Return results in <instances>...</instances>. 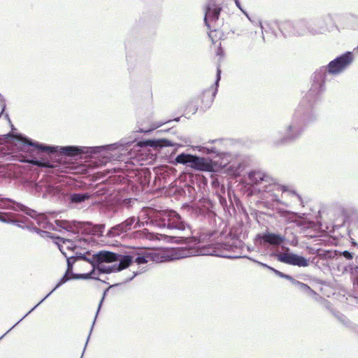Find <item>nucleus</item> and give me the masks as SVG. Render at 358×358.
<instances>
[{"label": "nucleus", "instance_id": "nucleus-9", "mask_svg": "<svg viewBox=\"0 0 358 358\" xmlns=\"http://www.w3.org/2000/svg\"><path fill=\"white\" fill-rule=\"evenodd\" d=\"M229 141L224 138L209 140L204 145L200 146L199 150L206 155L223 157L227 155V145Z\"/></svg>", "mask_w": 358, "mask_h": 358}, {"label": "nucleus", "instance_id": "nucleus-22", "mask_svg": "<svg viewBox=\"0 0 358 358\" xmlns=\"http://www.w3.org/2000/svg\"><path fill=\"white\" fill-rule=\"evenodd\" d=\"M89 193H73L69 196V201L72 203H81L90 198Z\"/></svg>", "mask_w": 358, "mask_h": 358}, {"label": "nucleus", "instance_id": "nucleus-20", "mask_svg": "<svg viewBox=\"0 0 358 358\" xmlns=\"http://www.w3.org/2000/svg\"><path fill=\"white\" fill-rule=\"evenodd\" d=\"M294 286L304 294H306L315 300L317 299V292L315 291H314L313 289H312L308 285L297 280V282H294Z\"/></svg>", "mask_w": 358, "mask_h": 358}, {"label": "nucleus", "instance_id": "nucleus-47", "mask_svg": "<svg viewBox=\"0 0 358 358\" xmlns=\"http://www.w3.org/2000/svg\"><path fill=\"white\" fill-rule=\"evenodd\" d=\"M174 121L178 122L179 121V118L177 117V118L174 119Z\"/></svg>", "mask_w": 358, "mask_h": 358}, {"label": "nucleus", "instance_id": "nucleus-19", "mask_svg": "<svg viewBox=\"0 0 358 358\" xmlns=\"http://www.w3.org/2000/svg\"><path fill=\"white\" fill-rule=\"evenodd\" d=\"M72 278V275L70 274L65 273L60 280L57 282L56 286L50 291L43 299H42L34 308H32L22 318H25L28 315H29L36 307H38L41 303H43L50 294L55 292L57 288L62 286L63 284L66 283L67 281L70 280Z\"/></svg>", "mask_w": 358, "mask_h": 358}, {"label": "nucleus", "instance_id": "nucleus-18", "mask_svg": "<svg viewBox=\"0 0 358 358\" xmlns=\"http://www.w3.org/2000/svg\"><path fill=\"white\" fill-rule=\"evenodd\" d=\"M145 145L154 148H162L166 147H172L174 143L166 138L148 139L143 142Z\"/></svg>", "mask_w": 358, "mask_h": 358}, {"label": "nucleus", "instance_id": "nucleus-46", "mask_svg": "<svg viewBox=\"0 0 358 358\" xmlns=\"http://www.w3.org/2000/svg\"><path fill=\"white\" fill-rule=\"evenodd\" d=\"M0 101H3V96H1V94H0Z\"/></svg>", "mask_w": 358, "mask_h": 358}, {"label": "nucleus", "instance_id": "nucleus-40", "mask_svg": "<svg viewBox=\"0 0 358 358\" xmlns=\"http://www.w3.org/2000/svg\"><path fill=\"white\" fill-rule=\"evenodd\" d=\"M24 229H27L31 231H34V229H38L37 227H34L33 224H26L24 227Z\"/></svg>", "mask_w": 358, "mask_h": 358}, {"label": "nucleus", "instance_id": "nucleus-41", "mask_svg": "<svg viewBox=\"0 0 358 358\" xmlns=\"http://www.w3.org/2000/svg\"><path fill=\"white\" fill-rule=\"evenodd\" d=\"M249 259L250 260H252L253 262H255V263H257V264L262 266V267H264V268H267V266H268V265H267L266 264H264V263H262V262H260L257 260H255V259H252V258L250 257H248Z\"/></svg>", "mask_w": 358, "mask_h": 358}, {"label": "nucleus", "instance_id": "nucleus-38", "mask_svg": "<svg viewBox=\"0 0 358 358\" xmlns=\"http://www.w3.org/2000/svg\"><path fill=\"white\" fill-rule=\"evenodd\" d=\"M283 278L289 280L292 283L293 285H294L295 282H297V280L294 279L292 275H289L288 274L285 273Z\"/></svg>", "mask_w": 358, "mask_h": 358}, {"label": "nucleus", "instance_id": "nucleus-10", "mask_svg": "<svg viewBox=\"0 0 358 358\" xmlns=\"http://www.w3.org/2000/svg\"><path fill=\"white\" fill-rule=\"evenodd\" d=\"M334 24V17L332 13L324 14L310 20V34H324L330 31L329 26Z\"/></svg>", "mask_w": 358, "mask_h": 358}, {"label": "nucleus", "instance_id": "nucleus-15", "mask_svg": "<svg viewBox=\"0 0 358 358\" xmlns=\"http://www.w3.org/2000/svg\"><path fill=\"white\" fill-rule=\"evenodd\" d=\"M220 2L221 0H210L207 4L204 22L208 27H210L209 21H216L219 18L220 11L222 10Z\"/></svg>", "mask_w": 358, "mask_h": 358}, {"label": "nucleus", "instance_id": "nucleus-11", "mask_svg": "<svg viewBox=\"0 0 358 358\" xmlns=\"http://www.w3.org/2000/svg\"><path fill=\"white\" fill-rule=\"evenodd\" d=\"M311 27L310 21L306 19H301L294 22H285L280 26V29L283 35L287 36L285 31L288 34L295 36H303L307 34H310V28Z\"/></svg>", "mask_w": 358, "mask_h": 358}, {"label": "nucleus", "instance_id": "nucleus-30", "mask_svg": "<svg viewBox=\"0 0 358 358\" xmlns=\"http://www.w3.org/2000/svg\"><path fill=\"white\" fill-rule=\"evenodd\" d=\"M28 221V218L24 217V216H22V219L20 220H17V219H15V218H13V220H11V222L10 224H14L17 227H18L19 228H22V229H24V227H25V223Z\"/></svg>", "mask_w": 358, "mask_h": 358}, {"label": "nucleus", "instance_id": "nucleus-1", "mask_svg": "<svg viewBox=\"0 0 358 358\" xmlns=\"http://www.w3.org/2000/svg\"><path fill=\"white\" fill-rule=\"evenodd\" d=\"M146 225L153 226L160 229H177L184 231L187 236L180 237L181 241H186L190 237L191 228L189 225L182 218L175 210L154 211L150 210L148 214ZM217 234L215 231H203L198 238L192 237L191 243L197 244L199 243H209L215 245V255L228 259H237L246 257L238 255L239 245L241 241L238 238H230L225 241H219L213 243L214 236ZM190 243V241H189Z\"/></svg>", "mask_w": 358, "mask_h": 358}, {"label": "nucleus", "instance_id": "nucleus-39", "mask_svg": "<svg viewBox=\"0 0 358 358\" xmlns=\"http://www.w3.org/2000/svg\"><path fill=\"white\" fill-rule=\"evenodd\" d=\"M138 273H140V272L138 271H133L132 273V275L131 276H130L129 278L125 279V280L124 281V282H129L131 281V280H133Z\"/></svg>", "mask_w": 358, "mask_h": 358}, {"label": "nucleus", "instance_id": "nucleus-16", "mask_svg": "<svg viewBox=\"0 0 358 358\" xmlns=\"http://www.w3.org/2000/svg\"><path fill=\"white\" fill-rule=\"evenodd\" d=\"M220 74L221 70L220 68H217L216 80L215 81V87H210V88L204 90L203 92L201 102L203 104L204 109L210 108L212 102L213 101V99L217 92V87L219 85V82L220 80Z\"/></svg>", "mask_w": 358, "mask_h": 358}, {"label": "nucleus", "instance_id": "nucleus-49", "mask_svg": "<svg viewBox=\"0 0 358 358\" xmlns=\"http://www.w3.org/2000/svg\"><path fill=\"white\" fill-rule=\"evenodd\" d=\"M353 245H357V243L355 241L352 242Z\"/></svg>", "mask_w": 358, "mask_h": 358}, {"label": "nucleus", "instance_id": "nucleus-33", "mask_svg": "<svg viewBox=\"0 0 358 358\" xmlns=\"http://www.w3.org/2000/svg\"><path fill=\"white\" fill-rule=\"evenodd\" d=\"M134 261L138 265L145 264L148 262V257L145 255H139Z\"/></svg>", "mask_w": 358, "mask_h": 358}, {"label": "nucleus", "instance_id": "nucleus-13", "mask_svg": "<svg viewBox=\"0 0 358 358\" xmlns=\"http://www.w3.org/2000/svg\"><path fill=\"white\" fill-rule=\"evenodd\" d=\"M143 225V223H142ZM141 223H140L138 220L134 216L127 218L126 220L122 222L120 224H118L113 227H111L108 233L107 236L108 237H115L116 236H119L122 233L127 232L128 231L131 230L132 229H136L138 227H141Z\"/></svg>", "mask_w": 358, "mask_h": 358}, {"label": "nucleus", "instance_id": "nucleus-35", "mask_svg": "<svg viewBox=\"0 0 358 358\" xmlns=\"http://www.w3.org/2000/svg\"><path fill=\"white\" fill-rule=\"evenodd\" d=\"M330 254H331L330 251H324V250H318L317 251V255L320 257H331Z\"/></svg>", "mask_w": 358, "mask_h": 358}, {"label": "nucleus", "instance_id": "nucleus-31", "mask_svg": "<svg viewBox=\"0 0 358 358\" xmlns=\"http://www.w3.org/2000/svg\"><path fill=\"white\" fill-rule=\"evenodd\" d=\"M108 288L106 290H105V291H104L103 294V296H102V299H101V301H100V302H99V306H98V309H97V311H96V316H95V318H94V321H93V324H92V327H91L90 332V334H89V336H88V337H87V341H86V343H85V348H86V346H87V345L88 341H89V339H90V337L91 333H92V329H93V327H94V323H95V321H96V317H97V315H98V313H99V310H100L101 306V304H102V303H103V300H104V297H105V295H106V292H107V290H108Z\"/></svg>", "mask_w": 358, "mask_h": 358}, {"label": "nucleus", "instance_id": "nucleus-44", "mask_svg": "<svg viewBox=\"0 0 358 358\" xmlns=\"http://www.w3.org/2000/svg\"><path fill=\"white\" fill-rule=\"evenodd\" d=\"M235 1V3L236 5V6L243 11V9L241 8V3L239 2L238 0H234Z\"/></svg>", "mask_w": 358, "mask_h": 358}, {"label": "nucleus", "instance_id": "nucleus-4", "mask_svg": "<svg viewBox=\"0 0 358 358\" xmlns=\"http://www.w3.org/2000/svg\"><path fill=\"white\" fill-rule=\"evenodd\" d=\"M317 118V115L310 109L302 111L301 106L294 112L291 120L285 126L281 136L274 141L277 145L292 143L302 136L303 124H308Z\"/></svg>", "mask_w": 358, "mask_h": 358}, {"label": "nucleus", "instance_id": "nucleus-27", "mask_svg": "<svg viewBox=\"0 0 358 358\" xmlns=\"http://www.w3.org/2000/svg\"><path fill=\"white\" fill-rule=\"evenodd\" d=\"M198 110L197 100L192 99L186 106L187 114L191 113L192 115L196 113Z\"/></svg>", "mask_w": 358, "mask_h": 358}, {"label": "nucleus", "instance_id": "nucleus-29", "mask_svg": "<svg viewBox=\"0 0 358 358\" xmlns=\"http://www.w3.org/2000/svg\"><path fill=\"white\" fill-rule=\"evenodd\" d=\"M14 216L15 215L10 213H0V222L10 224Z\"/></svg>", "mask_w": 358, "mask_h": 358}, {"label": "nucleus", "instance_id": "nucleus-5", "mask_svg": "<svg viewBox=\"0 0 358 358\" xmlns=\"http://www.w3.org/2000/svg\"><path fill=\"white\" fill-rule=\"evenodd\" d=\"M249 184L255 191L266 192L272 196L271 200L280 203L277 192H287L289 195L296 196L299 200L301 196L294 191L288 189L286 186L280 185L268 173L261 171H252L248 173Z\"/></svg>", "mask_w": 358, "mask_h": 358}, {"label": "nucleus", "instance_id": "nucleus-37", "mask_svg": "<svg viewBox=\"0 0 358 358\" xmlns=\"http://www.w3.org/2000/svg\"><path fill=\"white\" fill-rule=\"evenodd\" d=\"M219 201L222 207L225 209L227 207V201L224 197L220 196Z\"/></svg>", "mask_w": 358, "mask_h": 358}, {"label": "nucleus", "instance_id": "nucleus-6", "mask_svg": "<svg viewBox=\"0 0 358 358\" xmlns=\"http://www.w3.org/2000/svg\"><path fill=\"white\" fill-rule=\"evenodd\" d=\"M100 252L110 253L113 255H108L106 258H102L97 262H94L92 267L95 269L97 275L120 271L129 267L134 261V257L129 255H122L107 250H101Z\"/></svg>", "mask_w": 358, "mask_h": 358}, {"label": "nucleus", "instance_id": "nucleus-25", "mask_svg": "<svg viewBox=\"0 0 358 358\" xmlns=\"http://www.w3.org/2000/svg\"><path fill=\"white\" fill-rule=\"evenodd\" d=\"M55 224L57 226L68 231H72L73 233H77V231H75L73 230V224H76V222H73V223L70 222L67 220H55Z\"/></svg>", "mask_w": 358, "mask_h": 358}, {"label": "nucleus", "instance_id": "nucleus-3", "mask_svg": "<svg viewBox=\"0 0 358 358\" xmlns=\"http://www.w3.org/2000/svg\"><path fill=\"white\" fill-rule=\"evenodd\" d=\"M354 55L348 51L336 57L327 66L320 67L312 77V85L306 95V99L310 102L317 101L325 90L327 74L338 76L344 72L353 62Z\"/></svg>", "mask_w": 358, "mask_h": 358}, {"label": "nucleus", "instance_id": "nucleus-24", "mask_svg": "<svg viewBox=\"0 0 358 358\" xmlns=\"http://www.w3.org/2000/svg\"><path fill=\"white\" fill-rule=\"evenodd\" d=\"M88 233L92 235L101 236H103V232L105 228V224H92V223H87Z\"/></svg>", "mask_w": 358, "mask_h": 358}, {"label": "nucleus", "instance_id": "nucleus-23", "mask_svg": "<svg viewBox=\"0 0 358 358\" xmlns=\"http://www.w3.org/2000/svg\"><path fill=\"white\" fill-rule=\"evenodd\" d=\"M72 278L73 279H82V280L93 279L95 280L101 281V280L99 279L98 275H96L94 267H92V269L89 273H80V274H77V273L73 274V276H72ZM102 282H103V281L102 280Z\"/></svg>", "mask_w": 358, "mask_h": 358}, {"label": "nucleus", "instance_id": "nucleus-51", "mask_svg": "<svg viewBox=\"0 0 358 358\" xmlns=\"http://www.w3.org/2000/svg\"><path fill=\"white\" fill-rule=\"evenodd\" d=\"M357 49H358V45H357Z\"/></svg>", "mask_w": 358, "mask_h": 358}, {"label": "nucleus", "instance_id": "nucleus-17", "mask_svg": "<svg viewBox=\"0 0 358 358\" xmlns=\"http://www.w3.org/2000/svg\"><path fill=\"white\" fill-rule=\"evenodd\" d=\"M90 251H87L85 253L81 252H75V259L77 260H83L88 263H90L92 266L94 264V262H97L98 260H101L102 258H106V257L108 255H112L110 253H105L102 252H98L92 255V257H89L88 255H90Z\"/></svg>", "mask_w": 358, "mask_h": 358}, {"label": "nucleus", "instance_id": "nucleus-12", "mask_svg": "<svg viewBox=\"0 0 358 358\" xmlns=\"http://www.w3.org/2000/svg\"><path fill=\"white\" fill-rule=\"evenodd\" d=\"M278 261L280 262L297 266L299 267H306L309 265L308 260L301 255L289 252V248H287L285 252L282 253L274 254Z\"/></svg>", "mask_w": 358, "mask_h": 358}, {"label": "nucleus", "instance_id": "nucleus-2", "mask_svg": "<svg viewBox=\"0 0 358 358\" xmlns=\"http://www.w3.org/2000/svg\"><path fill=\"white\" fill-rule=\"evenodd\" d=\"M8 136L12 137L13 139L17 143H20V149H25L27 147H32L39 152H45L49 155L62 154L67 157H76L80 155L81 153L85 152V149L89 152L90 150L91 153H100L105 150L120 149V151H127V148L129 147L133 142L122 140L118 143L110 144L104 146H96L90 148H80L78 146L68 145V146H55L49 145L43 143L34 141L32 139L27 137L20 134H9Z\"/></svg>", "mask_w": 358, "mask_h": 358}, {"label": "nucleus", "instance_id": "nucleus-42", "mask_svg": "<svg viewBox=\"0 0 358 358\" xmlns=\"http://www.w3.org/2000/svg\"><path fill=\"white\" fill-rule=\"evenodd\" d=\"M22 320H23V318H21V319H20L17 322H16V323H15V324H14V325H13V326L10 329H8V331H7V332H6V334H4L3 336H1L0 337V340H1V338H3V336H4L7 333H8L10 330H12V329H13L16 325H17V324H19V323H20Z\"/></svg>", "mask_w": 358, "mask_h": 358}, {"label": "nucleus", "instance_id": "nucleus-43", "mask_svg": "<svg viewBox=\"0 0 358 358\" xmlns=\"http://www.w3.org/2000/svg\"><path fill=\"white\" fill-rule=\"evenodd\" d=\"M275 274L276 275H278V277L282 278H283V276L285 275L284 273H282V272H281V271H280L278 270L275 271Z\"/></svg>", "mask_w": 358, "mask_h": 358}, {"label": "nucleus", "instance_id": "nucleus-8", "mask_svg": "<svg viewBox=\"0 0 358 358\" xmlns=\"http://www.w3.org/2000/svg\"><path fill=\"white\" fill-rule=\"evenodd\" d=\"M0 208L13 211H22L27 215L36 220L39 225L46 222V217L44 215L39 214L35 210H33L21 203L17 202L12 199L3 197L1 195H0Z\"/></svg>", "mask_w": 358, "mask_h": 358}, {"label": "nucleus", "instance_id": "nucleus-21", "mask_svg": "<svg viewBox=\"0 0 358 358\" xmlns=\"http://www.w3.org/2000/svg\"><path fill=\"white\" fill-rule=\"evenodd\" d=\"M58 248H59V250L61 251V252L66 258L67 269H66V273H67L70 274L71 275L73 276V274H75V273L73 272V264L76 262V259H75V257H73V255L68 256L66 252L65 251H64V246L63 245H60L59 244H58Z\"/></svg>", "mask_w": 358, "mask_h": 358}, {"label": "nucleus", "instance_id": "nucleus-14", "mask_svg": "<svg viewBox=\"0 0 358 358\" xmlns=\"http://www.w3.org/2000/svg\"><path fill=\"white\" fill-rule=\"evenodd\" d=\"M256 240L259 241V244L267 246L279 247L285 241V237L279 234L271 232H265L258 234L256 236Z\"/></svg>", "mask_w": 358, "mask_h": 358}, {"label": "nucleus", "instance_id": "nucleus-26", "mask_svg": "<svg viewBox=\"0 0 358 358\" xmlns=\"http://www.w3.org/2000/svg\"><path fill=\"white\" fill-rule=\"evenodd\" d=\"M32 164L37 166L45 167V168H54L56 166L53 163L49 162L48 160L44 159H34L32 160Z\"/></svg>", "mask_w": 358, "mask_h": 358}, {"label": "nucleus", "instance_id": "nucleus-36", "mask_svg": "<svg viewBox=\"0 0 358 358\" xmlns=\"http://www.w3.org/2000/svg\"><path fill=\"white\" fill-rule=\"evenodd\" d=\"M341 255L346 259H353V253L351 252H349L348 250H344L342 252Z\"/></svg>", "mask_w": 358, "mask_h": 358}, {"label": "nucleus", "instance_id": "nucleus-32", "mask_svg": "<svg viewBox=\"0 0 358 358\" xmlns=\"http://www.w3.org/2000/svg\"><path fill=\"white\" fill-rule=\"evenodd\" d=\"M34 232L39 234L41 237H48L50 238H54L53 234L47 231H43L40 229H34Z\"/></svg>", "mask_w": 358, "mask_h": 358}, {"label": "nucleus", "instance_id": "nucleus-7", "mask_svg": "<svg viewBox=\"0 0 358 358\" xmlns=\"http://www.w3.org/2000/svg\"><path fill=\"white\" fill-rule=\"evenodd\" d=\"M176 162L198 171H213L214 170V164L211 161L197 155L182 152L177 155Z\"/></svg>", "mask_w": 358, "mask_h": 358}, {"label": "nucleus", "instance_id": "nucleus-28", "mask_svg": "<svg viewBox=\"0 0 358 358\" xmlns=\"http://www.w3.org/2000/svg\"><path fill=\"white\" fill-rule=\"evenodd\" d=\"M59 239L62 241L63 246H65V248L68 250L74 251L76 249V245L74 244L73 241L71 239H65L63 238L58 237Z\"/></svg>", "mask_w": 358, "mask_h": 358}, {"label": "nucleus", "instance_id": "nucleus-34", "mask_svg": "<svg viewBox=\"0 0 358 358\" xmlns=\"http://www.w3.org/2000/svg\"><path fill=\"white\" fill-rule=\"evenodd\" d=\"M164 124V122L155 124L151 128H150L148 129H140L139 130H138V131L140 133H149V132L156 129L157 128L161 127Z\"/></svg>", "mask_w": 358, "mask_h": 358}, {"label": "nucleus", "instance_id": "nucleus-48", "mask_svg": "<svg viewBox=\"0 0 358 358\" xmlns=\"http://www.w3.org/2000/svg\"><path fill=\"white\" fill-rule=\"evenodd\" d=\"M4 108H5V104H3V105L2 110H4ZM2 112H3V111H1V113H2Z\"/></svg>", "mask_w": 358, "mask_h": 358}, {"label": "nucleus", "instance_id": "nucleus-45", "mask_svg": "<svg viewBox=\"0 0 358 358\" xmlns=\"http://www.w3.org/2000/svg\"><path fill=\"white\" fill-rule=\"evenodd\" d=\"M267 268H268V270L271 271L272 272H273L274 273H275V271H276V270H277V269H275V268H273V267H271V266H267Z\"/></svg>", "mask_w": 358, "mask_h": 358}, {"label": "nucleus", "instance_id": "nucleus-50", "mask_svg": "<svg viewBox=\"0 0 358 358\" xmlns=\"http://www.w3.org/2000/svg\"><path fill=\"white\" fill-rule=\"evenodd\" d=\"M172 120H168L166 122L169 123V122H171Z\"/></svg>", "mask_w": 358, "mask_h": 358}]
</instances>
